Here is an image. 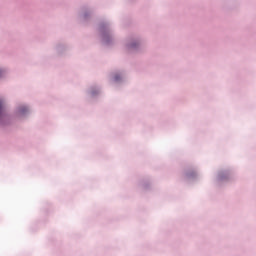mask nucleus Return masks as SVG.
Masks as SVG:
<instances>
[{
    "label": "nucleus",
    "instance_id": "obj_1",
    "mask_svg": "<svg viewBox=\"0 0 256 256\" xmlns=\"http://www.w3.org/2000/svg\"><path fill=\"white\" fill-rule=\"evenodd\" d=\"M20 113L23 114L25 113V111H27V107L23 106L22 108H20Z\"/></svg>",
    "mask_w": 256,
    "mask_h": 256
},
{
    "label": "nucleus",
    "instance_id": "obj_2",
    "mask_svg": "<svg viewBox=\"0 0 256 256\" xmlns=\"http://www.w3.org/2000/svg\"><path fill=\"white\" fill-rule=\"evenodd\" d=\"M1 109H3V102L0 101V113H1Z\"/></svg>",
    "mask_w": 256,
    "mask_h": 256
},
{
    "label": "nucleus",
    "instance_id": "obj_3",
    "mask_svg": "<svg viewBox=\"0 0 256 256\" xmlns=\"http://www.w3.org/2000/svg\"><path fill=\"white\" fill-rule=\"evenodd\" d=\"M1 75H3V71L0 70V77H1Z\"/></svg>",
    "mask_w": 256,
    "mask_h": 256
},
{
    "label": "nucleus",
    "instance_id": "obj_4",
    "mask_svg": "<svg viewBox=\"0 0 256 256\" xmlns=\"http://www.w3.org/2000/svg\"><path fill=\"white\" fill-rule=\"evenodd\" d=\"M115 79H116V81H119V78L116 77Z\"/></svg>",
    "mask_w": 256,
    "mask_h": 256
}]
</instances>
